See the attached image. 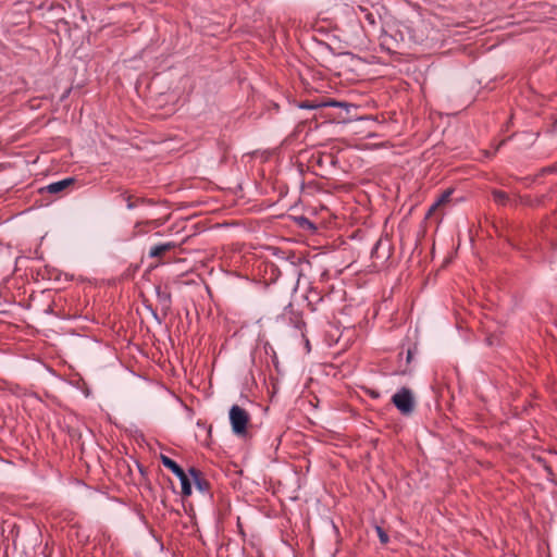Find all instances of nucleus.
Returning <instances> with one entry per match:
<instances>
[{
	"label": "nucleus",
	"mask_w": 557,
	"mask_h": 557,
	"mask_svg": "<svg viewBox=\"0 0 557 557\" xmlns=\"http://www.w3.org/2000/svg\"><path fill=\"white\" fill-rule=\"evenodd\" d=\"M230 422L235 435L245 436L247 434V426L250 422V416L240 406L233 405L230 409Z\"/></svg>",
	"instance_id": "obj_1"
},
{
	"label": "nucleus",
	"mask_w": 557,
	"mask_h": 557,
	"mask_svg": "<svg viewBox=\"0 0 557 557\" xmlns=\"http://www.w3.org/2000/svg\"><path fill=\"white\" fill-rule=\"evenodd\" d=\"M392 403L404 416L411 414L416 408L413 394L408 387H401L395 393L392 397Z\"/></svg>",
	"instance_id": "obj_2"
},
{
	"label": "nucleus",
	"mask_w": 557,
	"mask_h": 557,
	"mask_svg": "<svg viewBox=\"0 0 557 557\" xmlns=\"http://www.w3.org/2000/svg\"><path fill=\"white\" fill-rule=\"evenodd\" d=\"M74 183H75V178L67 177V178L61 180L59 182L49 184L48 186L45 187V189L50 194H60V193H63L64 190L69 189L71 186H73Z\"/></svg>",
	"instance_id": "obj_3"
},
{
	"label": "nucleus",
	"mask_w": 557,
	"mask_h": 557,
	"mask_svg": "<svg viewBox=\"0 0 557 557\" xmlns=\"http://www.w3.org/2000/svg\"><path fill=\"white\" fill-rule=\"evenodd\" d=\"M176 246L177 245L174 242H168V243H162V244L154 245V246H152L150 248V250L148 252V256L150 258H161L166 252L175 249Z\"/></svg>",
	"instance_id": "obj_4"
},
{
	"label": "nucleus",
	"mask_w": 557,
	"mask_h": 557,
	"mask_svg": "<svg viewBox=\"0 0 557 557\" xmlns=\"http://www.w3.org/2000/svg\"><path fill=\"white\" fill-rule=\"evenodd\" d=\"M189 475L191 476L194 484L200 492L205 493V492L209 491L210 484L205 479V476L200 470H198L196 468H190Z\"/></svg>",
	"instance_id": "obj_5"
},
{
	"label": "nucleus",
	"mask_w": 557,
	"mask_h": 557,
	"mask_svg": "<svg viewBox=\"0 0 557 557\" xmlns=\"http://www.w3.org/2000/svg\"><path fill=\"white\" fill-rule=\"evenodd\" d=\"M451 194H453L451 189H446L445 191H443L440 195V197L434 201V203L430 207V209L426 213V218H431L432 215H434L436 213V211L440 208H442L443 206L448 203L450 201Z\"/></svg>",
	"instance_id": "obj_6"
},
{
	"label": "nucleus",
	"mask_w": 557,
	"mask_h": 557,
	"mask_svg": "<svg viewBox=\"0 0 557 557\" xmlns=\"http://www.w3.org/2000/svg\"><path fill=\"white\" fill-rule=\"evenodd\" d=\"M341 106H343V103L338 102L336 100L320 101V102H318L315 100H306L299 104V108H301V109H318V108H322V107H341Z\"/></svg>",
	"instance_id": "obj_7"
},
{
	"label": "nucleus",
	"mask_w": 557,
	"mask_h": 557,
	"mask_svg": "<svg viewBox=\"0 0 557 557\" xmlns=\"http://www.w3.org/2000/svg\"><path fill=\"white\" fill-rule=\"evenodd\" d=\"M493 200L499 206H506L509 202V196L507 193L494 189L492 191Z\"/></svg>",
	"instance_id": "obj_8"
},
{
	"label": "nucleus",
	"mask_w": 557,
	"mask_h": 557,
	"mask_svg": "<svg viewBox=\"0 0 557 557\" xmlns=\"http://www.w3.org/2000/svg\"><path fill=\"white\" fill-rule=\"evenodd\" d=\"M161 461H162V465L165 468L170 469L174 474L176 472L181 471V467L170 457H168L165 455H161Z\"/></svg>",
	"instance_id": "obj_9"
},
{
	"label": "nucleus",
	"mask_w": 557,
	"mask_h": 557,
	"mask_svg": "<svg viewBox=\"0 0 557 557\" xmlns=\"http://www.w3.org/2000/svg\"><path fill=\"white\" fill-rule=\"evenodd\" d=\"M121 197L123 198V200L126 201L127 209H129V210L136 208L139 203H144V201H145L141 198H134L133 196L127 195V194H123V195H121Z\"/></svg>",
	"instance_id": "obj_10"
},
{
	"label": "nucleus",
	"mask_w": 557,
	"mask_h": 557,
	"mask_svg": "<svg viewBox=\"0 0 557 557\" xmlns=\"http://www.w3.org/2000/svg\"><path fill=\"white\" fill-rule=\"evenodd\" d=\"M183 496H189L191 494V485L189 478L181 482Z\"/></svg>",
	"instance_id": "obj_11"
},
{
	"label": "nucleus",
	"mask_w": 557,
	"mask_h": 557,
	"mask_svg": "<svg viewBox=\"0 0 557 557\" xmlns=\"http://www.w3.org/2000/svg\"><path fill=\"white\" fill-rule=\"evenodd\" d=\"M376 533H377V536L382 544L388 543V541H389L388 535L381 527H376Z\"/></svg>",
	"instance_id": "obj_12"
},
{
	"label": "nucleus",
	"mask_w": 557,
	"mask_h": 557,
	"mask_svg": "<svg viewBox=\"0 0 557 557\" xmlns=\"http://www.w3.org/2000/svg\"><path fill=\"white\" fill-rule=\"evenodd\" d=\"M518 202L529 207H533V199L530 196H519Z\"/></svg>",
	"instance_id": "obj_13"
},
{
	"label": "nucleus",
	"mask_w": 557,
	"mask_h": 557,
	"mask_svg": "<svg viewBox=\"0 0 557 557\" xmlns=\"http://www.w3.org/2000/svg\"><path fill=\"white\" fill-rule=\"evenodd\" d=\"M545 196H540L533 199V207H540L544 203Z\"/></svg>",
	"instance_id": "obj_14"
},
{
	"label": "nucleus",
	"mask_w": 557,
	"mask_h": 557,
	"mask_svg": "<svg viewBox=\"0 0 557 557\" xmlns=\"http://www.w3.org/2000/svg\"><path fill=\"white\" fill-rule=\"evenodd\" d=\"M542 237L549 243L550 246H554L553 240L549 238L548 233L545 231L544 226L541 230Z\"/></svg>",
	"instance_id": "obj_15"
},
{
	"label": "nucleus",
	"mask_w": 557,
	"mask_h": 557,
	"mask_svg": "<svg viewBox=\"0 0 557 557\" xmlns=\"http://www.w3.org/2000/svg\"><path fill=\"white\" fill-rule=\"evenodd\" d=\"M175 475L180 479V481H185L188 479V475L185 473V471L181 468V471L176 472Z\"/></svg>",
	"instance_id": "obj_16"
},
{
	"label": "nucleus",
	"mask_w": 557,
	"mask_h": 557,
	"mask_svg": "<svg viewBox=\"0 0 557 557\" xmlns=\"http://www.w3.org/2000/svg\"><path fill=\"white\" fill-rule=\"evenodd\" d=\"M367 20H368L371 24H374V23H375L374 16H373V14H371V13H368V14H367Z\"/></svg>",
	"instance_id": "obj_17"
},
{
	"label": "nucleus",
	"mask_w": 557,
	"mask_h": 557,
	"mask_svg": "<svg viewBox=\"0 0 557 557\" xmlns=\"http://www.w3.org/2000/svg\"><path fill=\"white\" fill-rule=\"evenodd\" d=\"M411 357H412V354H411L410 350H408V352H407V360L410 361Z\"/></svg>",
	"instance_id": "obj_18"
},
{
	"label": "nucleus",
	"mask_w": 557,
	"mask_h": 557,
	"mask_svg": "<svg viewBox=\"0 0 557 557\" xmlns=\"http://www.w3.org/2000/svg\"><path fill=\"white\" fill-rule=\"evenodd\" d=\"M543 171L548 173V172H553V171H554V169H553V168H546V169H544Z\"/></svg>",
	"instance_id": "obj_19"
}]
</instances>
